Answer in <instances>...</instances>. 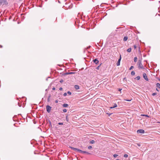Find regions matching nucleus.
<instances>
[{
	"label": "nucleus",
	"instance_id": "36",
	"mask_svg": "<svg viewBox=\"0 0 160 160\" xmlns=\"http://www.w3.org/2000/svg\"><path fill=\"white\" fill-rule=\"evenodd\" d=\"M52 89L53 90H55V87H53L52 88Z\"/></svg>",
	"mask_w": 160,
	"mask_h": 160
},
{
	"label": "nucleus",
	"instance_id": "4",
	"mask_svg": "<svg viewBox=\"0 0 160 160\" xmlns=\"http://www.w3.org/2000/svg\"><path fill=\"white\" fill-rule=\"evenodd\" d=\"M7 1L6 0H0V6L2 4H6Z\"/></svg>",
	"mask_w": 160,
	"mask_h": 160
},
{
	"label": "nucleus",
	"instance_id": "2",
	"mask_svg": "<svg viewBox=\"0 0 160 160\" xmlns=\"http://www.w3.org/2000/svg\"><path fill=\"white\" fill-rule=\"evenodd\" d=\"M138 68L140 69H144V67L142 63L141 60H139L138 62Z\"/></svg>",
	"mask_w": 160,
	"mask_h": 160
},
{
	"label": "nucleus",
	"instance_id": "26",
	"mask_svg": "<svg viewBox=\"0 0 160 160\" xmlns=\"http://www.w3.org/2000/svg\"><path fill=\"white\" fill-rule=\"evenodd\" d=\"M58 124L59 125H63V123L62 122H59L58 123Z\"/></svg>",
	"mask_w": 160,
	"mask_h": 160
},
{
	"label": "nucleus",
	"instance_id": "34",
	"mask_svg": "<svg viewBox=\"0 0 160 160\" xmlns=\"http://www.w3.org/2000/svg\"><path fill=\"white\" fill-rule=\"evenodd\" d=\"M66 120L67 121H68V116H66Z\"/></svg>",
	"mask_w": 160,
	"mask_h": 160
},
{
	"label": "nucleus",
	"instance_id": "43",
	"mask_svg": "<svg viewBox=\"0 0 160 160\" xmlns=\"http://www.w3.org/2000/svg\"><path fill=\"white\" fill-rule=\"evenodd\" d=\"M116 160H120L119 159H116Z\"/></svg>",
	"mask_w": 160,
	"mask_h": 160
},
{
	"label": "nucleus",
	"instance_id": "1",
	"mask_svg": "<svg viewBox=\"0 0 160 160\" xmlns=\"http://www.w3.org/2000/svg\"><path fill=\"white\" fill-rule=\"evenodd\" d=\"M70 148H71V149L73 150L74 151L77 152H79L86 154H87L88 155H91V153L89 152H86V151H82V150H81L79 149L74 148H73L72 147H70Z\"/></svg>",
	"mask_w": 160,
	"mask_h": 160
},
{
	"label": "nucleus",
	"instance_id": "5",
	"mask_svg": "<svg viewBox=\"0 0 160 160\" xmlns=\"http://www.w3.org/2000/svg\"><path fill=\"white\" fill-rule=\"evenodd\" d=\"M144 132L145 131L144 130L142 129H139L137 131V132L138 133H144Z\"/></svg>",
	"mask_w": 160,
	"mask_h": 160
},
{
	"label": "nucleus",
	"instance_id": "19",
	"mask_svg": "<svg viewBox=\"0 0 160 160\" xmlns=\"http://www.w3.org/2000/svg\"><path fill=\"white\" fill-rule=\"evenodd\" d=\"M137 58L136 57H135L134 58V62H136L137 61Z\"/></svg>",
	"mask_w": 160,
	"mask_h": 160
},
{
	"label": "nucleus",
	"instance_id": "20",
	"mask_svg": "<svg viewBox=\"0 0 160 160\" xmlns=\"http://www.w3.org/2000/svg\"><path fill=\"white\" fill-rule=\"evenodd\" d=\"M67 93L69 95H71V92L70 91H68L67 92Z\"/></svg>",
	"mask_w": 160,
	"mask_h": 160
},
{
	"label": "nucleus",
	"instance_id": "12",
	"mask_svg": "<svg viewBox=\"0 0 160 160\" xmlns=\"http://www.w3.org/2000/svg\"><path fill=\"white\" fill-rule=\"evenodd\" d=\"M128 38L127 36H125L123 38V41H126L127 40Z\"/></svg>",
	"mask_w": 160,
	"mask_h": 160
},
{
	"label": "nucleus",
	"instance_id": "6",
	"mask_svg": "<svg viewBox=\"0 0 160 160\" xmlns=\"http://www.w3.org/2000/svg\"><path fill=\"white\" fill-rule=\"evenodd\" d=\"M143 77L144 78V79L147 81H148V79L147 78V77L146 75V74L144 73L143 74Z\"/></svg>",
	"mask_w": 160,
	"mask_h": 160
},
{
	"label": "nucleus",
	"instance_id": "14",
	"mask_svg": "<svg viewBox=\"0 0 160 160\" xmlns=\"http://www.w3.org/2000/svg\"><path fill=\"white\" fill-rule=\"evenodd\" d=\"M68 106V104L66 103H64L63 105V106L64 107H67Z\"/></svg>",
	"mask_w": 160,
	"mask_h": 160
},
{
	"label": "nucleus",
	"instance_id": "3",
	"mask_svg": "<svg viewBox=\"0 0 160 160\" xmlns=\"http://www.w3.org/2000/svg\"><path fill=\"white\" fill-rule=\"evenodd\" d=\"M47 111L48 113H49L52 108V107L49 105H47L46 107Z\"/></svg>",
	"mask_w": 160,
	"mask_h": 160
},
{
	"label": "nucleus",
	"instance_id": "39",
	"mask_svg": "<svg viewBox=\"0 0 160 160\" xmlns=\"http://www.w3.org/2000/svg\"><path fill=\"white\" fill-rule=\"evenodd\" d=\"M122 90V89H120V88H119V89L118 90H119V91H121Z\"/></svg>",
	"mask_w": 160,
	"mask_h": 160
},
{
	"label": "nucleus",
	"instance_id": "40",
	"mask_svg": "<svg viewBox=\"0 0 160 160\" xmlns=\"http://www.w3.org/2000/svg\"><path fill=\"white\" fill-rule=\"evenodd\" d=\"M143 116H147V117H148V115H143Z\"/></svg>",
	"mask_w": 160,
	"mask_h": 160
},
{
	"label": "nucleus",
	"instance_id": "35",
	"mask_svg": "<svg viewBox=\"0 0 160 160\" xmlns=\"http://www.w3.org/2000/svg\"><path fill=\"white\" fill-rule=\"evenodd\" d=\"M59 90H62V88L61 87L59 88Z\"/></svg>",
	"mask_w": 160,
	"mask_h": 160
},
{
	"label": "nucleus",
	"instance_id": "17",
	"mask_svg": "<svg viewBox=\"0 0 160 160\" xmlns=\"http://www.w3.org/2000/svg\"><path fill=\"white\" fill-rule=\"evenodd\" d=\"M95 141L93 140L90 141V143H91V144H93V143H95Z\"/></svg>",
	"mask_w": 160,
	"mask_h": 160
},
{
	"label": "nucleus",
	"instance_id": "11",
	"mask_svg": "<svg viewBox=\"0 0 160 160\" xmlns=\"http://www.w3.org/2000/svg\"><path fill=\"white\" fill-rule=\"evenodd\" d=\"M117 107V104L116 103H114L113 107H111L110 108H116Z\"/></svg>",
	"mask_w": 160,
	"mask_h": 160
},
{
	"label": "nucleus",
	"instance_id": "30",
	"mask_svg": "<svg viewBox=\"0 0 160 160\" xmlns=\"http://www.w3.org/2000/svg\"><path fill=\"white\" fill-rule=\"evenodd\" d=\"M124 100L128 101H130L131 100L124 99Z\"/></svg>",
	"mask_w": 160,
	"mask_h": 160
},
{
	"label": "nucleus",
	"instance_id": "10",
	"mask_svg": "<svg viewBox=\"0 0 160 160\" xmlns=\"http://www.w3.org/2000/svg\"><path fill=\"white\" fill-rule=\"evenodd\" d=\"M76 90L78 89L79 88V87L78 85H75L74 86Z\"/></svg>",
	"mask_w": 160,
	"mask_h": 160
},
{
	"label": "nucleus",
	"instance_id": "25",
	"mask_svg": "<svg viewBox=\"0 0 160 160\" xmlns=\"http://www.w3.org/2000/svg\"><path fill=\"white\" fill-rule=\"evenodd\" d=\"M157 94V93H153L152 94V96H155V95H156Z\"/></svg>",
	"mask_w": 160,
	"mask_h": 160
},
{
	"label": "nucleus",
	"instance_id": "32",
	"mask_svg": "<svg viewBox=\"0 0 160 160\" xmlns=\"http://www.w3.org/2000/svg\"><path fill=\"white\" fill-rule=\"evenodd\" d=\"M107 114L109 116L112 113H107Z\"/></svg>",
	"mask_w": 160,
	"mask_h": 160
},
{
	"label": "nucleus",
	"instance_id": "9",
	"mask_svg": "<svg viewBox=\"0 0 160 160\" xmlns=\"http://www.w3.org/2000/svg\"><path fill=\"white\" fill-rule=\"evenodd\" d=\"M93 62L96 64H98L99 62V61L97 58H96L93 60Z\"/></svg>",
	"mask_w": 160,
	"mask_h": 160
},
{
	"label": "nucleus",
	"instance_id": "15",
	"mask_svg": "<svg viewBox=\"0 0 160 160\" xmlns=\"http://www.w3.org/2000/svg\"><path fill=\"white\" fill-rule=\"evenodd\" d=\"M140 78V76H137L135 78V79H137V80H139Z\"/></svg>",
	"mask_w": 160,
	"mask_h": 160
},
{
	"label": "nucleus",
	"instance_id": "33",
	"mask_svg": "<svg viewBox=\"0 0 160 160\" xmlns=\"http://www.w3.org/2000/svg\"><path fill=\"white\" fill-rule=\"evenodd\" d=\"M67 95V93H64L63 94V96H66Z\"/></svg>",
	"mask_w": 160,
	"mask_h": 160
},
{
	"label": "nucleus",
	"instance_id": "44",
	"mask_svg": "<svg viewBox=\"0 0 160 160\" xmlns=\"http://www.w3.org/2000/svg\"><path fill=\"white\" fill-rule=\"evenodd\" d=\"M159 80L160 81V79H159Z\"/></svg>",
	"mask_w": 160,
	"mask_h": 160
},
{
	"label": "nucleus",
	"instance_id": "42",
	"mask_svg": "<svg viewBox=\"0 0 160 160\" xmlns=\"http://www.w3.org/2000/svg\"><path fill=\"white\" fill-rule=\"evenodd\" d=\"M156 90L157 91H159V90L157 88H156Z\"/></svg>",
	"mask_w": 160,
	"mask_h": 160
},
{
	"label": "nucleus",
	"instance_id": "37",
	"mask_svg": "<svg viewBox=\"0 0 160 160\" xmlns=\"http://www.w3.org/2000/svg\"><path fill=\"white\" fill-rule=\"evenodd\" d=\"M58 101L57 100H55V102L56 103H58Z\"/></svg>",
	"mask_w": 160,
	"mask_h": 160
},
{
	"label": "nucleus",
	"instance_id": "7",
	"mask_svg": "<svg viewBox=\"0 0 160 160\" xmlns=\"http://www.w3.org/2000/svg\"><path fill=\"white\" fill-rule=\"evenodd\" d=\"M121 55H120V58L118 60V62H117V63H116L117 65V66H119L120 65V61L121 60Z\"/></svg>",
	"mask_w": 160,
	"mask_h": 160
},
{
	"label": "nucleus",
	"instance_id": "18",
	"mask_svg": "<svg viewBox=\"0 0 160 160\" xmlns=\"http://www.w3.org/2000/svg\"><path fill=\"white\" fill-rule=\"evenodd\" d=\"M131 74L132 75H134L135 74V72L134 71H132L131 72Z\"/></svg>",
	"mask_w": 160,
	"mask_h": 160
},
{
	"label": "nucleus",
	"instance_id": "22",
	"mask_svg": "<svg viewBox=\"0 0 160 160\" xmlns=\"http://www.w3.org/2000/svg\"><path fill=\"white\" fill-rule=\"evenodd\" d=\"M118 156V155L117 154H114L113 157L114 158H116Z\"/></svg>",
	"mask_w": 160,
	"mask_h": 160
},
{
	"label": "nucleus",
	"instance_id": "16",
	"mask_svg": "<svg viewBox=\"0 0 160 160\" xmlns=\"http://www.w3.org/2000/svg\"><path fill=\"white\" fill-rule=\"evenodd\" d=\"M131 49H132L131 48H129L127 50V51L128 52H131Z\"/></svg>",
	"mask_w": 160,
	"mask_h": 160
},
{
	"label": "nucleus",
	"instance_id": "13",
	"mask_svg": "<svg viewBox=\"0 0 160 160\" xmlns=\"http://www.w3.org/2000/svg\"><path fill=\"white\" fill-rule=\"evenodd\" d=\"M156 87L160 89V84L158 83L156 84Z\"/></svg>",
	"mask_w": 160,
	"mask_h": 160
},
{
	"label": "nucleus",
	"instance_id": "8",
	"mask_svg": "<svg viewBox=\"0 0 160 160\" xmlns=\"http://www.w3.org/2000/svg\"><path fill=\"white\" fill-rule=\"evenodd\" d=\"M75 73L74 72H68L64 73L63 75L65 76L66 75H68V74H73Z\"/></svg>",
	"mask_w": 160,
	"mask_h": 160
},
{
	"label": "nucleus",
	"instance_id": "31",
	"mask_svg": "<svg viewBox=\"0 0 160 160\" xmlns=\"http://www.w3.org/2000/svg\"><path fill=\"white\" fill-rule=\"evenodd\" d=\"M100 65L98 66V67L96 68V69H97L98 70L99 69V67H100Z\"/></svg>",
	"mask_w": 160,
	"mask_h": 160
},
{
	"label": "nucleus",
	"instance_id": "29",
	"mask_svg": "<svg viewBox=\"0 0 160 160\" xmlns=\"http://www.w3.org/2000/svg\"><path fill=\"white\" fill-rule=\"evenodd\" d=\"M133 47H134V49H135L137 48V46H136V45H134L133 46Z\"/></svg>",
	"mask_w": 160,
	"mask_h": 160
},
{
	"label": "nucleus",
	"instance_id": "27",
	"mask_svg": "<svg viewBox=\"0 0 160 160\" xmlns=\"http://www.w3.org/2000/svg\"><path fill=\"white\" fill-rule=\"evenodd\" d=\"M63 111L64 112H67V110L66 109H63Z\"/></svg>",
	"mask_w": 160,
	"mask_h": 160
},
{
	"label": "nucleus",
	"instance_id": "23",
	"mask_svg": "<svg viewBox=\"0 0 160 160\" xmlns=\"http://www.w3.org/2000/svg\"><path fill=\"white\" fill-rule=\"evenodd\" d=\"M128 154H125L124 155V157H125V158H127L128 157Z\"/></svg>",
	"mask_w": 160,
	"mask_h": 160
},
{
	"label": "nucleus",
	"instance_id": "24",
	"mask_svg": "<svg viewBox=\"0 0 160 160\" xmlns=\"http://www.w3.org/2000/svg\"><path fill=\"white\" fill-rule=\"evenodd\" d=\"M133 68H134V67H133V66H131L130 67V68H129V70H131V69H132Z\"/></svg>",
	"mask_w": 160,
	"mask_h": 160
},
{
	"label": "nucleus",
	"instance_id": "38",
	"mask_svg": "<svg viewBox=\"0 0 160 160\" xmlns=\"http://www.w3.org/2000/svg\"><path fill=\"white\" fill-rule=\"evenodd\" d=\"M123 79L124 80H125L126 79V78H124Z\"/></svg>",
	"mask_w": 160,
	"mask_h": 160
},
{
	"label": "nucleus",
	"instance_id": "28",
	"mask_svg": "<svg viewBox=\"0 0 160 160\" xmlns=\"http://www.w3.org/2000/svg\"><path fill=\"white\" fill-rule=\"evenodd\" d=\"M63 82V80L62 79H61L60 81V82L61 83H62Z\"/></svg>",
	"mask_w": 160,
	"mask_h": 160
},
{
	"label": "nucleus",
	"instance_id": "21",
	"mask_svg": "<svg viewBox=\"0 0 160 160\" xmlns=\"http://www.w3.org/2000/svg\"><path fill=\"white\" fill-rule=\"evenodd\" d=\"M92 148V146H88V149H91Z\"/></svg>",
	"mask_w": 160,
	"mask_h": 160
},
{
	"label": "nucleus",
	"instance_id": "45",
	"mask_svg": "<svg viewBox=\"0 0 160 160\" xmlns=\"http://www.w3.org/2000/svg\"><path fill=\"white\" fill-rule=\"evenodd\" d=\"M50 123L51 124V122H50Z\"/></svg>",
	"mask_w": 160,
	"mask_h": 160
},
{
	"label": "nucleus",
	"instance_id": "41",
	"mask_svg": "<svg viewBox=\"0 0 160 160\" xmlns=\"http://www.w3.org/2000/svg\"><path fill=\"white\" fill-rule=\"evenodd\" d=\"M90 47H91V46H89V47H88L87 48V49H88V48H90Z\"/></svg>",
	"mask_w": 160,
	"mask_h": 160
}]
</instances>
